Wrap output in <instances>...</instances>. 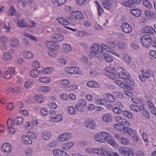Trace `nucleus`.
Listing matches in <instances>:
<instances>
[{"mask_svg": "<svg viewBox=\"0 0 156 156\" xmlns=\"http://www.w3.org/2000/svg\"><path fill=\"white\" fill-rule=\"evenodd\" d=\"M103 48L117 57H119L120 55L118 52L112 50L106 44H102L101 46L97 43H94L91 46L90 52V58L95 57L99 58L100 56V54L103 51Z\"/></svg>", "mask_w": 156, "mask_h": 156, "instance_id": "f257e3e1", "label": "nucleus"}, {"mask_svg": "<svg viewBox=\"0 0 156 156\" xmlns=\"http://www.w3.org/2000/svg\"><path fill=\"white\" fill-rule=\"evenodd\" d=\"M111 135L106 132H101L97 134L95 136V138L98 141L103 143L106 140L107 138H110Z\"/></svg>", "mask_w": 156, "mask_h": 156, "instance_id": "f03ea898", "label": "nucleus"}, {"mask_svg": "<svg viewBox=\"0 0 156 156\" xmlns=\"http://www.w3.org/2000/svg\"><path fill=\"white\" fill-rule=\"evenodd\" d=\"M45 44L48 48L51 49V52L49 53V55L51 56H53L52 54V52H53L54 54L56 53V51L53 50H57L59 48V46L58 44L52 41H47L45 43Z\"/></svg>", "mask_w": 156, "mask_h": 156, "instance_id": "7ed1b4c3", "label": "nucleus"}, {"mask_svg": "<svg viewBox=\"0 0 156 156\" xmlns=\"http://www.w3.org/2000/svg\"><path fill=\"white\" fill-rule=\"evenodd\" d=\"M142 73L143 75H140L139 77L142 82H144L146 78H149L153 74V73L152 70L149 69L142 70Z\"/></svg>", "mask_w": 156, "mask_h": 156, "instance_id": "20e7f679", "label": "nucleus"}, {"mask_svg": "<svg viewBox=\"0 0 156 156\" xmlns=\"http://www.w3.org/2000/svg\"><path fill=\"white\" fill-rule=\"evenodd\" d=\"M141 41L143 46L147 47L151 45L152 39L150 35L145 34L142 37Z\"/></svg>", "mask_w": 156, "mask_h": 156, "instance_id": "39448f33", "label": "nucleus"}, {"mask_svg": "<svg viewBox=\"0 0 156 156\" xmlns=\"http://www.w3.org/2000/svg\"><path fill=\"white\" fill-rule=\"evenodd\" d=\"M119 152L125 156H133V153L132 151L128 148L120 147L119 149Z\"/></svg>", "mask_w": 156, "mask_h": 156, "instance_id": "423d86ee", "label": "nucleus"}, {"mask_svg": "<svg viewBox=\"0 0 156 156\" xmlns=\"http://www.w3.org/2000/svg\"><path fill=\"white\" fill-rule=\"evenodd\" d=\"M121 27L122 30L125 33L129 34L131 33L132 30V27L126 23H122Z\"/></svg>", "mask_w": 156, "mask_h": 156, "instance_id": "0eeeda50", "label": "nucleus"}, {"mask_svg": "<svg viewBox=\"0 0 156 156\" xmlns=\"http://www.w3.org/2000/svg\"><path fill=\"white\" fill-rule=\"evenodd\" d=\"M72 136L71 134L69 133H63L58 136V140L60 142L67 141L70 139Z\"/></svg>", "mask_w": 156, "mask_h": 156, "instance_id": "6e6552de", "label": "nucleus"}, {"mask_svg": "<svg viewBox=\"0 0 156 156\" xmlns=\"http://www.w3.org/2000/svg\"><path fill=\"white\" fill-rule=\"evenodd\" d=\"M72 18L75 19L82 20L83 18V16L81 12L78 11H75L71 14Z\"/></svg>", "mask_w": 156, "mask_h": 156, "instance_id": "1a4fd4ad", "label": "nucleus"}, {"mask_svg": "<svg viewBox=\"0 0 156 156\" xmlns=\"http://www.w3.org/2000/svg\"><path fill=\"white\" fill-rule=\"evenodd\" d=\"M65 70L66 72L72 74H79L80 73L79 69L78 67H67L65 69Z\"/></svg>", "mask_w": 156, "mask_h": 156, "instance_id": "9d476101", "label": "nucleus"}, {"mask_svg": "<svg viewBox=\"0 0 156 156\" xmlns=\"http://www.w3.org/2000/svg\"><path fill=\"white\" fill-rule=\"evenodd\" d=\"M86 104V101L84 99H82L79 103L76 105V108L78 111L81 112L84 110V107Z\"/></svg>", "mask_w": 156, "mask_h": 156, "instance_id": "9b49d317", "label": "nucleus"}, {"mask_svg": "<svg viewBox=\"0 0 156 156\" xmlns=\"http://www.w3.org/2000/svg\"><path fill=\"white\" fill-rule=\"evenodd\" d=\"M1 149L2 151L7 153L10 152L12 149L11 145L8 143L3 144L2 146Z\"/></svg>", "mask_w": 156, "mask_h": 156, "instance_id": "f8f14e48", "label": "nucleus"}, {"mask_svg": "<svg viewBox=\"0 0 156 156\" xmlns=\"http://www.w3.org/2000/svg\"><path fill=\"white\" fill-rule=\"evenodd\" d=\"M102 1L103 6L107 10L110 9L113 6L112 2H111L108 0H102Z\"/></svg>", "mask_w": 156, "mask_h": 156, "instance_id": "ddd939ff", "label": "nucleus"}, {"mask_svg": "<svg viewBox=\"0 0 156 156\" xmlns=\"http://www.w3.org/2000/svg\"><path fill=\"white\" fill-rule=\"evenodd\" d=\"M102 94H103V97L105 98H114L115 97H116V98H122L123 97V94L122 93L120 92L116 93L115 94V96H114L112 95L111 94L109 93H103Z\"/></svg>", "mask_w": 156, "mask_h": 156, "instance_id": "4468645a", "label": "nucleus"}, {"mask_svg": "<svg viewBox=\"0 0 156 156\" xmlns=\"http://www.w3.org/2000/svg\"><path fill=\"white\" fill-rule=\"evenodd\" d=\"M101 56L104 60L108 62H110L113 61L112 56L108 53H103Z\"/></svg>", "mask_w": 156, "mask_h": 156, "instance_id": "2eb2a0df", "label": "nucleus"}, {"mask_svg": "<svg viewBox=\"0 0 156 156\" xmlns=\"http://www.w3.org/2000/svg\"><path fill=\"white\" fill-rule=\"evenodd\" d=\"M52 39L55 41H60L64 39L63 36L58 33H54L52 36Z\"/></svg>", "mask_w": 156, "mask_h": 156, "instance_id": "dca6fc26", "label": "nucleus"}, {"mask_svg": "<svg viewBox=\"0 0 156 156\" xmlns=\"http://www.w3.org/2000/svg\"><path fill=\"white\" fill-rule=\"evenodd\" d=\"M119 77L123 80H128L130 77L129 73L127 72L121 71L119 73Z\"/></svg>", "mask_w": 156, "mask_h": 156, "instance_id": "f3484780", "label": "nucleus"}, {"mask_svg": "<svg viewBox=\"0 0 156 156\" xmlns=\"http://www.w3.org/2000/svg\"><path fill=\"white\" fill-rule=\"evenodd\" d=\"M53 153L55 156H69L65 152L59 149L54 150Z\"/></svg>", "mask_w": 156, "mask_h": 156, "instance_id": "a211bd4d", "label": "nucleus"}, {"mask_svg": "<svg viewBox=\"0 0 156 156\" xmlns=\"http://www.w3.org/2000/svg\"><path fill=\"white\" fill-rule=\"evenodd\" d=\"M62 119V117L60 114L56 115V116L50 117L49 120L53 122H59L61 121Z\"/></svg>", "mask_w": 156, "mask_h": 156, "instance_id": "6ab92c4d", "label": "nucleus"}, {"mask_svg": "<svg viewBox=\"0 0 156 156\" xmlns=\"http://www.w3.org/2000/svg\"><path fill=\"white\" fill-rule=\"evenodd\" d=\"M122 59L125 63L128 64H130L132 60L130 56L128 54L126 53L123 54Z\"/></svg>", "mask_w": 156, "mask_h": 156, "instance_id": "aec40b11", "label": "nucleus"}, {"mask_svg": "<svg viewBox=\"0 0 156 156\" xmlns=\"http://www.w3.org/2000/svg\"><path fill=\"white\" fill-rule=\"evenodd\" d=\"M87 85L89 87L95 88L99 87L100 86L98 83L94 81L88 82L87 83Z\"/></svg>", "mask_w": 156, "mask_h": 156, "instance_id": "412c9836", "label": "nucleus"}, {"mask_svg": "<svg viewBox=\"0 0 156 156\" xmlns=\"http://www.w3.org/2000/svg\"><path fill=\"white\" fill-rule=\"evenodd\" d=\"M120 124L121 125V126L122 127V129H123L125 128L129 127L130 126L129 122L124 118H123V119H122V121L121 122Z\"/></svg>", "mask_w": 156, "mask_h": 156, "instance_id": "4be33fe9", "label": "nucleus"}, {"mask_svg": "<svg viewBox=\"0 0 156 156\" xmlns=\"http://www.w3.org/2000/svg\"><path fill=\"white\" fill-rule=\"evenodd\" d=\"M142 31L145 33L153 34L154 33V29L151 27L147 26L143 28Z\"/></svg>", "mask_w": 156, "mask_h": 156, "instance_id": "5701e85b", "label": "nucleus"}, {"mask_svg": "<svg viewBox=\"0 0 156 156\" xmlns=\"http://www.w3.org/2000/svg\"><path fill=\"white\" fill-rule=\"evenodd\" d=\"M40 74H41V71L39 70L33 69L30 72L31 76L34 78L39 77Z\"/></svg>", "mask_w": 156, "mask_h": 156, "instance_id": "b1692460", "label": "nucleus"}, {"mask_svg": "<svg viewBox=\"0 0 156 156\" xmlns=\"http://www.w3.org/2000/svg\"><path fill=\"white\" fill-rule=\"evenodd\" d=\"M60 84L62 87H66L68 88L71 87V85L69 84L70 82L67 80L64 79L61 81Z\"/></svg>", "mask_w": 156, "mask_h": 156, "instance_id": "393cba45", "label": "nucleus"}, {"mask_svg": "<svg viewBox=\"0 0 156 156\" xmlns=\"http://www.w3.org/2000/svg\"><path fill=\"white\" fill-rule=\"evenodd\" d=\"M102 119L105 122H109L112 120V117L109 113L105 114L102 116Z\"/></svg>", "mask_w": 156, "mask_h": 156, "instance_id": "a878e982", "label": "nucleus"}, {"mask_svg": "<svg viewBox=\"0 0 156 156\" xmlns=\"http://www.w3.org/2000/svg\"><path fill=\"white\" fill-rule=\"evenodd\" d=\"M85 126L89 128L94 129L96 127V125H94L93 122L90 120H88L85 123Z\"/></svg>", "mask_w": 156, "mask_h": 156, "instance_id": "bb28decb", "label": "nucleus"}, {"mask_svg": "<svg viewBox=\"0 0 156 156\" xmlns=\"http://www.w3.org/2000/svg\"><path fill=\"white\" fill-rule=\"evenodd\" d=\"M131 14L136 17L139 16L141 14L140 10L138 9H133L130 10Z\"/></svg>", "mask_w": 156, "mask_h": 156, "instance_id": "cd10ccee", "label": "nucleus"}, {"mask_svg": "<svg viewBox=\"0 0 156 156\" xmlns=\"http://www.w3.org/2000/svg\"><path fill=\"white\" fill-rule=\"evenodd\" d=\"M22 140L23 143L26 144H30L32 143V140L28 136L25 135L23 136Z\"/></svg>", "mask_w": 156, "mask_h": 156, "instance_id": "c85d7f7f", "label": "nucleus"}, {"mask_svg": "<svg viewBox=\"0 0 156 156\" xmlns=\"http://www.w3.org/2000/svg\"><path fill=\"white\" fill-rule=\"evenodd\" d=\"M133 0H126L122 2V4L128 7H132L134 6Z\"/></svg>", "mask_w": 156, "mask_h": 156, "instance_id": "c756f323", "label": "nucleus"}, {"mask_svg": "<svg viewBox=\"0 0 156 156\" xmlns=\"http://www.w3.org/2000/svg\"><path fill=\"white\" fill-rule=\"evenodd\" d=\"M11 45L13 47H17L19 44V42L17 39L15 38L11 39L10 41Z\"/></svg>", "mask_w": 156, "mask_h": 156, "instance_id": "7c9ffc66", "label": "nucleus"}, {"mask_svg": "<svg viewBox=\"0 0 156 156\" xmlns=\"http://www.w3.org/2000/svg\"><path fill=\"white\" fill-rule=\"evenodd\" d=\"M142 107L143 106L141 105L138 106L137 105H131L130 107L131 109L133 111L136 112H140V110H141V107Z\"/></svg>", "mask_w": 156, "mask_h": 156, "instance_id": "2f4dec72", "label": "nucleus"}, {"mask_svg": "<svg viewBox=\"0 0 156 156\" xmlns=\"http://www.w3.org/2000/svg\"><path fill=\"white\" fill-rule=\"evenodd\" d=\"M114 83L123 89H125L128 86L127 84L123 83L122 81L117 80L115 81Z\"/></svg>", "mask_w": 156, "mask_h": 156, "instance_id": "473e14b6", "label": "nucleus"}, {"mask_svg": "<svg viewBox=\"0 0 156 156\" xmlns=\"http://www.w3.org/2000/svg\"><path fill=\"white\" fill-rule=\"evenodd\" d=\"M23 122V119L22 117H19L15 118L13 121L14 124L16 125H21Z\"/></svg>", "mask_w": 156, "mask_h": 156, "instance_id": "72a5a7b5", "label": "nucleus"}, {"mask_svg": "<svg viewBox=\"0 0 156 156\" xmlns=\"http://www.w3.org/2000/svg\"><path fill=\"white\" fill-rule=\"evenodd\" d=\"M123 130L125 132H126L128 134L133 136L135 134V130L128 127L123 129Z\"/></svg>", "mask_w": 156, "mask_h": 156, "instance_id": "f704fd0d", "label": "nucleus"}, {"mask_svg": "<svg viewBox=\"0 0 156 156\" xmlns=\"http://www.w3.org/2000/svg\"><path fill=\"white\" fill-rule=\"evenodd\" d=\"M52 2L56 5L60 6L65 3L66 0H52Z\"/></svg>", "mask_w": 156, "mask_h": 156, "instance_id": "c9c22d12", "label": "nucleus"}, {"mask_svg": "<svg viewBox=\"0 0 156 156\" xmlns=\"http://www.w3.org/2000/svg\"><path fill=\"white\" fill-rule=\"evenodd\" d=\"M18 25L21 27H25L28 26V23L23 20H19L17 21Z\"/></svg>", "mask_w": 156, "mask_h": 156, "instance_id": "e433bc0d", "label": "nucleus"}, {"mask_svg": "<svg viewBox=\"0 0 156 156\" xmlns=\"http://www.w3.org/2000/svg\"><path fill=\"white\" fill-rule=\"evenodd\" d=\"M117 47L120 50H123L125 48L126 44L123 41H119L117 44Z\"/></svg>", "mask_w": 156, "mask_h": 156, "instance_id": "4c0bfd02", "label": "nucleus"}, {"mask_svg": "<svg viewBox=\"0 0 156 156\" xmlns=\"http://www.w3.org/2000/svg\"><path fill=\"white\" fill-rule=\"evenodd\" d=\"M141 108V110H140V112L142 113V115L146 118H149L150 115L148 112L143 106Z\"/></svg>", "mask_w": 156, "mask_h": 156, "instance_id": "58836bf2", "label": "nucleus"}, {"mask_svg": "<svg viewBox=\"0 0 156 156\" xmlns=\"http://www.w3.org/2000/svg\"><path fill=\"white\" fill-rule=\"evenodd\" d=\"M34 82L29 80L26 81L24 84L25 87L27 88H30L33 86Z\"/></svg>", "mask_w": 156, "mask_h": 156, "instance_id": "ea45409f", "label": "nucleus"}, {"mask_svg": "<svg viewBox=\"0 0 156 156\" xmlns=\"http://www.w3.org/2000/svg\"><path fill=\"white\" fill-rule=\"evenodd\" d=\"M42 136L44 139L48 140L51 136V133L49 131H45L42 133Z\"/></svg>", "mask_w": 156, "mask_h": 156, "instance_id": "a19ab883", "label": "nucleus"}, {"mask_svg": "<svg viewBox=\"0 0 156 156\" xmlns=\"http://www.w3.org/2000/svg\"><path fill=\"white\" fill-rule=\"evenodd\" d=\"M63 50L67 52H69L72 49L71 46L69 44L67 43L63 44Z\"/></svg>", "mask_w": 156, "mask_h": 156, "instance_id": "79ce46f5", "label": "nucleus"}, {"mask_svg": "<svg viewBox=\"0 0 156 156\" xmlns=\"http://www.w3.org/2000/svg\"><path fill=\"white\" fill-rule=\"evenodd\" d=\"M52 70L51 68H44L41 71V74H49L51 73Z\"/></svg>", "mask_w": 156, "mask_h": 156, "instance_id": "37998d69", "label": "nucleus"}, {"mask_svg": "<svg viewBox=\"0 0 156 156\" xmlns=\"http://www.w3.org/2000/svg\"><path fill=\"white\" fill-rule=\"evenodd\" d=\"M34 122H32V123H31L30 122H27V124H26V126H27V128H28L29 129H30L34 127V126L36 125L37 124V120H35Z\"/></svg>", "mask_w": 156, "mask_h": 156, "instance_id": "c03bdc74", "label": "nucleus"}, {"mask_svg": "<svg viewBox=\"0 0 156 156\" xmlns=\"http://www.w3.org/2000/svg\"><path fill=\"white\" fill-rule=\"evenodd\" d=\"M58 22L62 24L67 25L68 24V22L63 18L60 17L57 18Z\"/></svg>", "mask_w": 156, "mask_h": 156, "instance_id": "a18cd8bd", "label": "nucleus"}, {"mask_svg": "<svg viewBox=\"0 0 156 156\" xmlns=\"http://www.w3.org/2000/svg\"><path fill=\"white\" fill-rule=\"evenodd\" d=\"M107 142L111 146L115 147L116 146V143L113 139L108 138L106 139Z\"/></svg>", "mask_w": 156, "mask_h": 156, "instance_id": "49530a36", "label": "nucleus"}, {"mask_svg": "<svg viewBox=\"0 0 156 156\" xmlns=\"http://www.w3.org/2000/svg\"><path fill=\"white\" fill-rule=\"evenodd\" d=\"M115 69H116V68L111 66H107L105 68V70L107 72L112 74L115 73Z\"/></svg>", "mask_w": 156, "mask_h": 156, "instance_id": "de8ad7c7", "label": "nucleus"}, {"mask_svg": "<svg viewBox=\"0 0 156 156\" xmlns=\"http://www.w3.org/2000/svg\"><path fill=\"white\" fill-rule=\"evenodd\" d=\"M88 33L85 31H79L76 32L78 37H84L87 35Z\"/></svg>", "mask_w": 156, "mask_h": 156, "instance_id": "09e8293b", "label": "nucleus"}, {"mask_svg": "<svg viewBox=\"0 0 156 156\" xmlns=\"http://www.w3.org/2000/svg\"><path fill=\"white\" fill-rule=\"evenodd\" d=\"M12 58V55L11 53L8 52L4 53L3 55V59L5 60H9Z\"/></svg>", "mask_w": 156, "mask_h": 156, "instance_id": "8fccbe9b", "label": "nucleus"}, {"mask_svg": "<svg viewBox=\"0 0 156 156\" xmlns=\"http://www.w3.org/2000/svg\"><path fill=\"white\" fill-rule=\"evenodd\" d=\"M143 4L144 5L148 8H151L152 7V5L151 3L148 0H143Z\"/></svg>", "mask_w": 156, "mask_h": 156, "instance_id": "3c124183", "label": "nucleus"}, {"mask_svg": "<svg viewBox=\"0 0 156 156\" xmlns=\"http://www.w3.org/2000/svg\"><path fill=\"white\" fill-rule=\"evenodd\" d=\"M73 145V144L72 142H68L64 144L63 146V149L66 150H68Z\"/></svg>", "mask_w": 156, "mask_h": 156, "instance_id": "603ef678", "label": "nucleus"}, {"mask_svg": "<svg viewBox=\"0 0 156 156\" xmlns=\"http://www.w3.org/2000/svg\"><path fill=\"white\" fill-rule=\"evenodd\" d=\"M15 124H14L13 121V122L11 120L9 119L6 123V126L8 127V129L13 127L14 126Z\"/></svg>", "mask_w": 156, "mask_h": 156, "instance_id": "864d4df0", "label": "nucleus"}, {"mask_svg": "<svg viewBox=\"0 0 156 156\" xmlns=\"http://www.w3.org/2000/svg\"><path fill=\"white\" fill-rule=\"evenodd\" d=\"M23 35L27 37L32 40H34L35 41H37L36 38L32 35L29 34L26 32H24L23 33Z\"/></svg>", "mask_w": 156, "mask_h": 156, "instance_id": "5fc2aeb1", "label": "nucleus"}, {"mask_svg": "<svg viewBox=\"0 0 156 156\" xmlns=\"http://www.w3.org/2000/svg\"><path fill=\"white\" fill-rule=\"evenodd\" d=\"M39 80L42 83H49L51 81L50 79L47 77H41Z\"/></svg>", "mask_w": 156, "mask_h": 156, "instance_id": "6e6d98bb", "label": "nucleus"}, {"mask_svg": "<svg viewBox=\"0 0 156 156\" xmlns=\"http://www.w3.org/2000/svg\"><path fill=\"white\" fill-rule=\"evenodd\" d=\"M64 97L67 98H76V96L73 94H68L66 93H62L61 95V98H63Z\"/></svg>", "mask_w": 156, "mask_h": 156, "instance_id": "4d7b16f0", "label": "nucleus"}, {"mask_svg": "<svg viewBox=\"0 0 156 156\" xmlns=\"http://www.w3.org/2000/svg\"><path fill=\"white\" fill-rule=\"evenodd\" d=\"M95 102L98 104L103 105H104L105 103V100L97 98L95 99Z\"/></svg>", "mask_w": 156, "mask_h": 156, "instance_id": "13d9d810", "label": "nucleus"}, {"mask_svg": "<svg viewBox=\"0 0 156 156\" xmlns=\"http://www.w3.org/2000/svg\"><path fill=\"white\" fill-rule=\"evenodd\" d=\"M147 106L150 109L155 107L151 99H147Z\"/></svg>", "mask_w": 156, "mask_h": 156, "instance_id": "bf43d9fd", "label": "nucleus"}, {"mask_svg": "<svg viewBox=\"0 0 156 156\" xmlns=\"http://www.w3.org/2000/svg\"><path fill=\"white\" fill-rule=\"evenodd\" d=\"M40 89L42 91L47 92L49 91L50 88L47 86H42L40 87Z\"/></svg>", "mask_w": 156, "mask_h": 156, "instance_id": "052dcab7", "label": "nucleus"}, {"mask_svg": "<svg viewBox=\"0 0 156 156\" xmlns=\"http://www.w3.org/2000/svg\"><path fill=\"white\" fill-rule=\"evenodd\" d=\"M68 113L71 115H74L76 112L74 108L72 106L68 108Z\"/></svg>", "mask_w": 156, "mask_h": 156, "instance_id": "680f3d73", "label": "nucleus"}, {"mask_svg": "<svg viewBox=\"0 0 156 156\" xmlns=\"http://www.w3.org/2000/svg\"><path fill=\"white\" fill-rule=\"evenodd\" d=\"M112 111L116 114H120L122 113V110L119 107H116L112 109Z\"/></svg>", "mask_w": 156, "mask_h": 156, "instance_id": "e2e57ef3", "label": "nucleus"}, {"mask_svg": "<svg viewBox=\"0 0 156 156\" xmlns=\"http://www.w3.org/2000/svg\"><path fill=\"white\" fill-rule=\"evenodd\" d=\"M122 113L124 115L128 118L130 119L132 118V114L130 112L126 111H122Z\"/></svg>", "mask_w": 156, "mask_h": 156, "instance_id": "0e129e2a", "label": "nucleus"}, {"mask_svg": "<svg viewBox=\"0 0 156 156\" xmlns=\"http://www.w3.org/2000/svg\"><path fill=\"white\" fill-rule=\"evenodd\" d=\"M25 56L27 58H32L33 56V54L28 51H26L24 53Z\"/></svg>", "mask_w": 156, "mask_h": 156, "instance_id": "69168bd1", "label": "nucleus"}, {"mask_svg": "<svg viewBox=\"0 0 156 156\" xmlns=\"http://www.w3.org/2000/svg\"><path fill=\"white\" fill-rule=\"evenodd\" d=\"M16 11L13 7H12L9 9V14L10 16H13L16 14Z\"/></svg>", "mask_w": 156, "mask_h": 156, "instance_id": "338daca9", "label": "nucleus"}, {"mask_svg": "<svg viewBox=\"0 0 156 156\" xmlns=\"http://www.w3.org/2000/svg\"><path fill=\"white\" fill-rule=\"evenodd\" d=\"M83 25L85 27H89L91 26V24L90 21L86 20L83 21Z\"/></svg>", "mask_w": 156, "mask_h": 156, "instance_id": "774afa93", "label": "nucleus"}]
</instances>
